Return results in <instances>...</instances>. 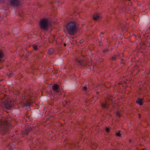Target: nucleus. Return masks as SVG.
I'll return each instance as SVG.
<instances>
[{
  "instance_id": "1",
  "label": "nucleus",
  "mask_w": 150,
  "mask_h": 150,
  "mask_svg": "<svg viewBox=\"0 0 150 150\" xmlns=\"http://www.w3.org/2000/svg\"><path fill=\"white\" fill-rule=\"evenodd\" d=\"M67 29L68 33L71 35H74L76 31V27L75 22H71L67 25Z\"/></svg>"
},
{
  "instance_id": "2",
  "label": "nucleus",
  "mask_w": 150,
  "mask_h": 150,
  "mask_svg": "<svg viewBox=\"0 0 150 150\" xmlns=\"http://www.w3.org/2000/svg\"><path fill=\"white\" fill-rule=\"evenodd\" d=\"M20 103L23 104L25 106H29L31 103V98H30L28 96L25 94L21 95L20 97Z\"/></svg>"
},
{
  "instance_id": "3",
  "label": "nucleus",
  "mask_w": 150,
  "mask_h": 150,
  "mask_svg": "<svg viewBox=\"0 0 150 150\" xmlns=\"http://www.w3.org/2000/svg\"><path fill=\"white\" fill-rule=\"evenodd\" d=\"M39 24L40 27L42 29L47 30L48 28L50 22L47 19L43 18L40 20Z\"/></svg>"
},
{
  "instance_id": "4",
  "label": "nucleus",
  "mask_w": 150,
  "mask_h": 150,
  "mask_svg": "<svg viewBox=\"0 0 150 150\" xmlns=\"http://www.w3.org/2000/svg\"><path fill=\"white\" fill-rule=\"evenodd\" d=\"M52 90L54 93L60 96L61 94V90L59 86L57 84H54L52 86Z\"/></svg>"
},
{
  "instance_id": "5",
  "label": "nucleus",
  "mask_w": 150,
  "mask_h": 150,
  "mask_svg": "<svg viewBox=\"0 0 150 150\" xmlns=\"http://www.w3.org/2000/svg\"><path fill=\"white\" fill-rule=\"evenodd\" d=\"M112 99L111 97L108 96L106 100L102 104V106L104 109H106L108 107L109 102H107V100L110 101L112 100Z\"/></svg>"
},
{
  "instance_id": "6",
  "label": "nucleus",
  "mask_w": 150,
  "mask_h": 150,
  "mask_svg": "<svg viewBox=\"0 0 150 150\" xmlns=\"http://www.w3.org/2000/svg\"><path fill=\"white\" fill-rule=\"evenodd\" d=\"M14 6H18L19 4L18 0H10V4Z\"/></svg>"
},
{
  "instance_id": "7",
  "label": "nucleus",
  "mask_w": 150,
  "mask_h": 150,
  "mask_svg": "<svg viewBox=\"0 0 150 150\" xmlns=\"http://www.w3.org/2000/svg\"><path fill=\"white\" fill-rule=\"evenodd\" d=\"M75 61L76 63L78 65H80L81 66H83L86 65V63L85 62H84L83 61L79 60L77 59H76Z\"/></svg>"
},
{
  "instance_id": "8",
  "label": "nucleus",
  "mask_w": 150,
  "mask_h": 150,
  "mask_svg": "<svg viewBox=\"0 0 150 150\" xmlns=\"http://www.w3.org/2000/svg\"><path fill=\"white\" fill-rule=\"evenodd\" d=\"M101 18L99 14L96 13L93 16V19L96 21H98L100 20Z\"/></svg>"
},
{
  "instance_id": "9",
  "label": "nucleus",
  "mask_w": 150,
  "mask_h": 150,
  "mask_svg": "<svg viewBox=\"0 0 150 150\" xmlns=\"http://www.w3.org/2000/svg\"><path fill=\"white\" fill-rule=\"evenodd\" d=\"M3 102V103L4 105V107L7 110H8L9 109V104L8 103V101H5Z\"/></svg>"
},
{
  "instance_id": "10",
  "label": "nucleus",
  "mask_w": 150,
  "mask_h": 150,
  "mask_svg": "<svg viewBox=\"0 0 150 150\" xmlns=\"http://www.w3.org/2000/svg\"><path fill=\"white\" fill-rule=\"evenodd\" d=\"M143 100L142 98H138L136 100V103L140 105H142L143 103Z\"/></svg>"
},
{
  "instance_id": "11",
  "label": "nucleus",
  "mask_w": 150,
  "mask_h": 150,
  "mask_svg": "<svg viewBox=\"0 0 150 150\" xmlns=\"http://www.w3.org/2000/svg\"><path fill=\"white\" fill-rule=\"evenodd\" d=\"M31 130V128H29L28 130H26V131H23L22 132V134H27L28 132H29Z\"/></svg>"
},
{
  "instance_id": "12",
  "label": "nucleus",
  "mask_w": 150,
  "mask_h": 150,
  "mask_svg": "<svg viewBox=\"0 0 150 150\" xmlns=\"http://www.w3.org/2000/svg\"><path fill=\"white\" fill-rule=\"evenodd\" d=\"M4 54L2 51L0 50V62H2L3 61L1 59L3 58L4 57Z\"/></svg>"
},
{
  "instance_id": "13",
  "label": "nucleus",
  "mask_w": 150,
  "mask_h": 150,
  "mask_svg": "<svg viewBox=\"0 0 150 150\" xmlns=\"http://www.w3.org/2000/svg\"><path fill=\"white\" fill-rule=\"evenodd\" d=\"M54 50L52 48H50V49L48 51V53L49 54H52L54 53Z\"/></svg>"
},
{
  "instance_id": "14",
  "label": "nucleus",
  "mask_w": 150,
  "mask_h": 150,
  "mask_svg": "<svg viewBox=\"0 0 150 150\" xmlns=\"http://www.w3.org/2000/svg\"><path fill=\"white\" fill-rule=\"evenodd\" d=\"M115 135L117 136L120 137L121 136V134H120V132L119 131H117L116 132Z\"/></svg>"
},
{
  "instance_id": "15",
  "label": "nucleus",
  "mask_w": 150,
  "mask_h": 150,
  "mask_svg": "<svg viewBox=\"0 0 150 150\" xmlns=\"http://www.w3.org/2000/svg\"><path fill=\"white\" fill-rule=\"evenodd\" d=\"M110 59L112 61H115L117 59V57L115 55L111 56Z\"/></svg>"
},
{
  "instance_id": "16",
  "label": "nucleus",
  "mask_w": 150,
  "mask_h": 150,
  "mask_svg": "<svg viewBox=\"0 0 150 150\" xmlns=\"http://www.w3.org/2000/svg\"><path fill=\"white\" fill-rule=\"evenodd\" d=\"M33 47L35 50H38V47L36 45H33Z\"/></svg>"
},
{
  "instance_id": "17",
  "label": "nucleus",
  "mask_w": 150,
  "mask_h": 150,
  "mask_svg": "<svg viewBox=\"0 0 150 150\" xmlns=\"http://www.w3.org/2000/svg\"><path fill=\"white\" fill-rule=\"evenodd\" d=\"M17 30V28H14L13 29V31H12L13 34H17L18 33V32H17V33H16L15 32V30Z\"/></svg>"
},
{
  "instance_id": "18",
  "label": "nucleus",
  "mask_w": 150,
  "mask_h": 150,
  "mask_svg": "<svg viewBox=\"0 0 150 150\" xmlns=\"http://www.w3.org/2000/svg\"><path fill=\"white\" fill-rule=\"evenodd\" d=\"M116 115L118 117H120V116L121 114L119 112H117L116 113Z\"/></svg>"
},
{
  "instance_id": "19",
  "label": "nucleus",
  "mask_w": 150,
  "mask_h": 150,
  "mask_svg": "<svg viewBox=\"0 0 150 150\" xmlns=\"http://www.w3.org/2000/svg\"><path fill=\"white\" fill-rule=\"evenodd\" d=\"M83 89L85 91H86L87 90V88L86 87L84 86L83 88Z\"/></svg>"
},
{
  "instance_id": "20",
  "label": "nucleus",
  "mask_w": 150,
  "mask_h": 150,
  "mask_svg": "<svg viewBox=\"0 0 150 150\" xmlns=\"http://www.w3.org/2000/svg\"><path fill=\"white\" fill-rule=\"evenodd\" d=\"M108 51V50L107 49V50L105 49V50H103V52H106Z\"/></svg>"
},
{
  "instance_id": "21",
  "label": "nucleus",
  "mask_w": 150,
  "mask_h": 150,
  "mask_svg": "<svg viewBox=\"0 0 150 150\" xmlns=\"http://www.w3.org/2000/svg\"><path fill=\"white\" fill-rule=\"evenodd\" d=\"M109 130V129L107 127H106V128L105 129V131H106V132H108Z\"/></svg>"
},
{
  "instance_id": "22",
  "label": "nucleus",
  "mask_w": 150,
  "mask_h": 150,
  "mask_svg": "<svg viewBox=\"0 0 150 150\" xmlns=\"http://www.w3.org/2000/svg\"><path fill=\"white\" fill-rule=\"evenodd\" d=\"M83 42H84V40H82L80 41V43H82Z\"/></svg>"
},
{
  "instance_id": "23",
  "label": "nucleus",
  "mask_w": 150,
  "mask_h": 150,
  "mask_svg": "<svg viewBox=\"0 0 150 150\" xmlns=\"http://www.w3.org/2000/svg\"><path fill=\"white\" fill-rule=\"evenodd\" d=\"M51 117H50V118H47L46 119H47V120L46 121H48V120H49V119H51Z\"/></svg>"
},
{
  "instance_id": "24",
  "label": "nucleus",
  "mask_w": 150,
  "mask_h": 150,
  "mask_svg": "<svg viewBox=\"0 0 150 150\" xmlns=\"http://www.w3.org/2000/svg\"><path fill=\"white\" fill-rule=\"evenodd\" d=\"M103 34V33H101L100 34V37L102 38V35Z\"/></svg>"
},
{
  "instance_id": "25",
  "label": "nucleus",
  "mask_w": 150,
  "mask_h": 150,
  "mask_svg": "<svg viewBox=\"0 0 150 150\" xmlns=\"http://www.w3.org/2000/svg\"><path fill=\"white\" fill-rule=\"evenodd\" d=\"M139 117H141V115L140 114H139L138 115Z\"/></svg>"
},
{
  "instance_id": "26",
  "label": "nucleus",
  "mask_w": 150,
  "mask_h": 150,
  "mask_svg": "<svg viewBox=\"0 0 150 150\" xmlns=\"http://www.w3.org/2000/svg\"><path fill=\"white\" fill-rule=\"evenodd\" d=\"M15 147V146H13V147L12 148V149H11L10 148V150H12Z\"/></svg>"
},
{
  "instance_id": "27",
  "label": "nucleus",
  "mask_w": 150,
  "mask_h": 150,
  "mask_svg": "<svg viewBox=\"0 0 150 150\" xmlns=\"http://www.w3.org/2000/svg\"><path fill=\"white\" fill-rule=\"evenodd\" d=\"M11 105H12V104H11V100H10V108L11 107Z\"/></svg>"
},
{
  "instance_id": "28",
  "label": "nucleus",
  "mask_w": 150,
  "mask_h": 150,
  "mask_svg": "<svg viewBox=\"0 0 150 150\" xmlns=\"http://www.w3.org/2000/svg\"><path fill=\"white\" fill-rule=\"evenodd\" d=\"M10 76H12V75L13 74H12V73H11V72L10 71Z\"/></svg>"
},
{
  "instance_id": "29",
  "label": "nucleus",
  "mask_w": 150,
  "mask_h": 150,
  "mask_svg": "<svg viewBox=\"0 0 150 150\" xmlns=\"http://www.w3.org/2000/svg\"><path fill=\"white\" fill-rule=\"evenodd\" d=\"M56 3H59V1H56Z\"/></svg>"
},
{
  "instance_id": "30",
  "label": "nucleus",
  "mask_w": 150,
  "mask_h": 150,
  "mask_svg": "<svg viewBox=\"0 0 150 150\" xmlns=\"http://www.w3.org/2000/svg\"><path fill=\"white\" fill-rule=\"evenodd\" d=\"M65 102H67V100H65Z\"/></svg>"
},
{
  "instance_id": "31",
  "label": "nucleus",
  "mask_w": 150,
  "mask_h": 150,
  "mask_svg": "<svg viewBox=\"0 0 150 150\" xmlns=\"http://www.w3.org/2000/svg\"><path fill=\"white\" fill-rule=\"evenodd\" d=\"M88 68L89 69H90V68Z\"/></svg>"
},
{
  "instance_id": "32",
  "label": "nucleus",
  "mask_w": 150,
  "mask_h": 150,
  "mask_svg": "<svg viewBox=\"0 0 150 150\" xmlns=\"http://www.w3.org/2000/svg\"><path fill=\"white\" fill-rule=\"evenodd\" d=\"M10 122H11V120L10 119Z\"/></svg>"
},
{
  "instance_id": "33",
  "label": "nucleus",
  "mask_w": 150,
  "mask_h": 150,
  "mask_svg": "<svg viewBox=\"0 0 150 150\" xmlns=\"http://www.w3.org/2000/svg\"><path fill=\"white\" fill-rule=\"evenodd\" d=\"M26 122H27L28 121L26 120Z\"/></svg>"
},
{
  "instance_id": "34",
  "label": "nucleus",
  "mask_w": 150,
  "mask_h": 150,
  "mask_svg": "<svg viewBox=\"0 0 150 150\" xmlns=\"http://www.w3.org/2000/svg\"><path fill=\"white\" fill-rule=\"evenodd\" d=\"M4 122H5V121H4Z\"/></svg>"
}]
</instances>
